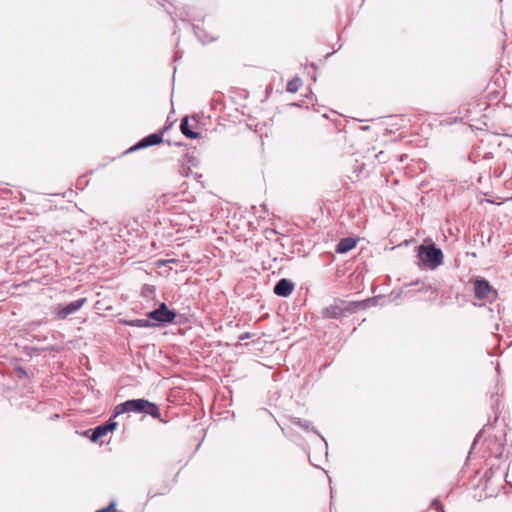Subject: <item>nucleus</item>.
Returning a JSON list of instances; mask_svg holds the SVG:
<instances>
[{
	"instance_id": "obj_1",
	"label": "nucleus",
	"mask_w": 512,
	"mask_h": 512,
	"mask_svg": "<svg viewBox=\"0 0 512 512\" xmlns=\"http://www.w3.org/2000/svg\"><path fill=\"white\" fill-rule=\"evenodd\" d=\"M418 258L424 266L436 269L443 264V252L434 243L418 246Z\"/></svg>"
},
{
	"instance_id": "obj_2",
	"label": "nucleus",
	"mask_w": 512,
	"mask_h": 512,
	"mask_svg": "<svg viewBox=\"0 0 512 512\" xmlns=\"http://www.w3.org/2000/svg\"><path fill=\"white\" fill-rule=\"evenodd\" d=\"M474 294L479 300H487L492 302L497 297V291L492 288L490 283L482 277L473 280Z\"/></svg>"
},
{
	"instance_id": "obj_3",
	"label": "nucleus",
	"mask_w": 512,
	"mask_h": 512,
	"mask_svg": "<svg viewBox=\"0 0 512 512\" xmlns=\"http://www.w3.org/2000/svg\"><path fill=\"white\" fill-rule=\"evenodd\" d=\"M147 317L161 324L172 323L176 318V312L170 310L165 303H161L157 309L148 312Z\"/></svg>"
},
{
	"instance_id": "obj_4",
	"label": "nucleus",
	"mask_w": 512,
	"mask_h": 512,
	"mask_svg": "<svg viewBox=\"0 0 512 512\" xmlns=\"http://www.w3.org/2000/svg\"><path fill=\"white\" fill-rule=\"evenodd\" d=\"M86 302H87L86 298H80V299L70 302L64 306L58 305L55 308V318L57 320L66 319L69 315L74 314L77 311H79Z\"/></svg>"
},
{
	"instance_id": "obj_5",
	"label": "nucleus",
	"mask_w": 512,
	"mask_h": 512,
	"mask_svg": "<svg viewBox=\"0 0 512 512\" xmlns=\"http://www.w3.org/2000/svg\"><path fill=\"white\" fill-rule=\"evenodd\" d=\"M145 399H132L118 404L114 408L113 417L127 412L143 413Z\"/></svg>"
},
{
	"instance_id": "obj_6",
	"label": "nucleus",
	"mask_w": 512,
	"mask_h": 512,
	"mask_svg": "<svg viewBox=\"0 0 512 512\" xmlns=\"http://www.w3.org/2000/svg\"><path fill=\"white\" fill-rule=\"evenodd\" d=\"M198 126V120L196 117H189L185 116L181 120L180 124V130L184 136H186L189 139H197L200 137V133L194 131L195 128Z\"/></svg>"
},
{
	"instance_id": "obj_7",
	"label": "nucleus",
	"mask_w": 512,
	"mask_h": 512,
	"mask_svg": "<svg viewBox=\"0 0 512 512\" xmlns=\"http://www.w3.org/2000/svg\"><path fill=\"white\" fill-rule=\"evenodd\" d=\"M350 310L344 306V302L335 303L323 309L322 316L329 319H340Z\"/></svg>"
},
{
	"instance_id": "obj_8",
	"label": "nucleus",
	"mask_w": 512,
	"mask_h": 512,
	"mask_svg": "<svg viewBox=\"0 0 512 512\" xmlns=\"http://www.w3.org/2000/svg\"><path fill=\"white\" fill-rule=\"evenodd\" d=\"M115 417H111L106 423L97 426L92 430V435L90 437L92 442H96L99 438L106 435L108 432L116 429L118 423L114 421Z\"/></svg>"
},
{
	"instance_id": "obj_9",
	"label": "nucleus",
	"mask_w": 512,
	"mask_h": 512,
	"mask_svg": "<svg viewBox=\"0 0 512 512\" xmlns=\"http://www.w3.org/2000/svg\"><path fill=\"white\" fill-rule=\"evenodd\" d=\"M162 142H164V140L162 138V134L158 133V132L153 133V134H150V135L144 137L143 139H141L136 145H134L133 147L130 148V151H136V150L143 149V148H146L149 146L158 145Z\"/></svg>"
},
{
	"instance_id": "obj_10",
	"label": "nucleus",
	"mask_w": 512,
	"mask_h": 512,
	"mask_svg": "<svg viewBox=\"0 0 512 512\" xmlns=\"http://www.w3.org/2000/svg\"><path fill=\"white\" fill-rule=\"evenodd\" d=\"M294 283L286 278H282L275 284L273 291L277 296L288 297L294 290Z\"/></svg>"
},
{
	"instance_id": "obj_11",
	"label": "nucleus",
	"mask_w": 512,
	"mask_h": 512,
	"mask_svg": "<svg viewBox=\"0 0 512 512\" xmlns=\"http://www.w3.org/2000/svg\"><path fill=\"white\" fill-rule=\"evenodd\" d=\"M357 239L353 237L342 238L336 245L335 251L338 254H345L355 248Z\"/></svg>"
},
{
	"instance_id": "obj_12",
	"label": "nucleus",
	"mask_w": 512,
	"mask_h": 512,
	"mask_svg": "<svg viewBox=\"0 0 512 512\" xmlns=\"http://www.w3.org/2000/svg\"><path fill=\"white\" fill-rule=\"evenodd\" d=\"M292 423L294 425L304 429V430L312 431L313 433L318 435L321 438V440L324 442L325 447L327 448L328 444L326 442V439L313 427V425H312V423L310 421L303 420V419L298 418V417H294L292 419Z\"/></svg>"
},
{
	"instance_id": "obj_13",
	"label": "nucleus",
	"mask_w": 512,
	"mask_h": 512,
	"mask_svg": "<svg viewBox=\"0 0 512 512\" xmlns=\"http://www.w3.org/2000/svg\"><path fill=\"white\" fill-rule=\"evenodd\" d=\"M143 413L150 415L154 418H160V415H161L159 407L155 403H152L146 399L144 400Z\"/></svg>"
},
{
	"instance_id": "obj_14",
	"label": "nucleus",
	"mask_w": 512,
	"mask_h": 512,
	"mask_svg": "<svg viewBox=\"0 0 512 512\" xmlns=\"http://www.w3.org/2000/svg\"><path fill=\"white\" fill-rule=\"evenodd\" d=\"M211 107L215 110V112H219L218 116L220 117L221 113L224 110V104L222 102V94L217 92L213 98L211 99Z\"/></svg>"
},
{
	"instance_id": "obj_15",
	"label": "nucleus",
	"mask_w": 512,
	"mask_h": 512,
	"mask_svg": "<svg viewBox=\"0 0 512 512\" xmlns=\"http://www.w3.org/2000/svg\"><path fill=\"white\" fill-rule=\"evenodd\" d=\"M123 323L127 326L140 327V328H146V327L153 326V324L148 319L125 320Z\"/></svg>"
},
{
	"instance_id": "obj_16",
	"label": "nucleus",
	"mask_w": 512,
	"mask_h": 512,
	"mask_svg": "<svg viewBox=\"0 0 512 512\" xmlns=\"http://www.w3.org/2000/svg\"><path fill=\"white\" fill-rule=\"evenodd\" d=\"M302 85V80L299 77H295L290 80L286 85V90L291 93H295L299 90Z\"/></svg>"
},
{
	"instance_id": "obj_17",
	"label": "nucleus",
	"mask_w": 512,
	"mask_h": 512,
	"mask_svg": "<svg viewBox=\"0 0 512 512\" xmlns=\"http://www.w3.org/2000/svg\"><path fill=\"white\" fill-rule=\"evenodd\" d=\"M248 338H250V334L248 332L241 333L237 336H234L233 338L230 337V341L226 342V346H230V345L239 346V345H241L240 341H243Z\"/></svg>"
},
{
	"instance_id": "obj_18",
	"label": "nucleus",
	"mask_w": 512,
	"mask_h": 512,
	"mask_svg": "<svg viewBox=\"0 0 512 512\" xmlns=\"http://www.w3.org/2000/svg\"><path fill=\"white\" fill-rule=\"evenodd\" d=\"M15 372L19 378L27 377V372L23 367H16Z\"/></svg>"
},
{
	"instance_id": "obj_19",
	"label": "nucleus",
	"mask_w": 512,
	"mask_h": 512,
	"mask_svg": "<svg viewBox=\"0 0 512 512\" xmlns=\"http://www.w3.org/2000/svg\"><path fill=\"white\" fill-rule=\"evenodd\" d=\"M431 505H432L435 509H437V510H441V512H444V510H443V506H442V504L440 503V501H439L438 499H434V500L432 501V504H431Z\"/></svg>"
},
{
	"instance_id": "obj_20",
	"label": "nucleus",
	"mask_w": 512,
	"mask_h": 512,
	"mask_svg": "<svg viewBox=\"0 0 512 512\" xmlns=\"http://www.w3.org/2000/svg\"><path fill=\"white\" fill-rule=\"evenodd\" d=\"M114 508H115V502H114V501H112V502L108 505V507L103 508V509H100V510H98L97 512H108V511L114 510Z\"/></svg>"
},
{
	"instance_id": "obj_21",
	"label": "nucleus",
	"mask_w": 512,
	"mask_h": 512,
	"mask_svg": "<svg viewBox=\"0 0 512 512\" xmlns=\"http://www.w3.org/2000/svg\"><path fill=\"white\" fill-rule=\"evenodd\" d=\"M239 327V323L233 324V322H230L226 325V330L232 331L235 328Z\"/></svg>"
},
{
	"instance_id": "obj_22",
	"label": "nucleus",
	"mask_w": 512,
	"mask_h": 512,
	"mask_svg": "<svg viewBox=\"0 0 512 512\" xmlns=\"http://www.w3.org/2000/svg\"><path fill=\"white\" fill-rule=\"evenodd\" d=\"M170 127H171V124H169V125H165L162 129H160V130L158 131V133H161V134H162V136H163V135H164V133L170 129Z\"/></svg>"
},
{
	"instance_id": "obj_23",
	"label": "nucleus",
	"mask_w": 512,
	"mask_h": 512,
	"mask_svg": "<svg viewBox=\"0 0 512 512\" xmlns=\"http://www.w3.org/2000/svg\"><path fill=\"white\" fill-rule=\"evenodd\" d=\"M502 449H503L502 445H501V444H499V446H498V450H499V452L497 451V452L495 453V456H496V457H501V455H502Z\"/></svg>"
},
{
	"instance_id": "obj_24",
	"label": "nucleus",
	"mask_w": 512,
	"mask_h": 512,
	"mask_svg": "<svg viewBox=\"0 0 512 512\" xmlns=\"http://www.w3.org/2000/svg\"><path fill=\"white\" fill-rule=\"evenodd\" d=\"M481 434H482V430L479 431V433L476 435V437H475V439L473 441V444H472V448L475 446V444L478 441V439L480 438Z\"/></svg>"
},
{
	"instance_id": "obj_25",
	"label": "nucleus",
	"mask_w": 512,
	"mask_h": 512,
	"mask_svg": "<svg viewBox=\"0 0 512 512\" xmlns=\"http://www.w3.org/2000/svg\"><path fill=\"white\" fill-rule=\"evenodd\" d=\"M231 224H230V221H227L226 222V230H225V233H229V230L233 231V228L230 227Z\"/></svg>"
},
{
	"instance_id": "obj_26",
	"label": "nucleus",
	"mask_w": 512,
	"mask_h": 512,
	"mask_svg": "<svg viewBox=\"0 0 512 512\" xmlns=\"http://www.w3.org/2000/svg\"><path fill=\"white\" fill-rule=\"evenodd\" d=\"M199 28H196L195 30V34H197V36L204 42V40L201 38L200 34H199V31H198Z\"/></svg>"
},
{
	"instance_id": "obj_27",
	"label": "nucleus",
	"mask_w": 512,
	"mask_h": 512,
	"mask_svg": "<svg viewBox=\"0 0 512 512\" xmlns=\"http://www.w3.org/2000/svg\"><path fill=\"white\" fill-rule=\"evenodd\" d=\"M155 495H156V494L152 493L151 491H149V492H148V496H149L150 498H153Z\"/></svg>"
},
{
	"instance_id": "obj_28",
	"label": "nucleus",
	"mask_w": 512,
	"mask_h": 512,
	"mask_svg": "<svg viewBox=\"0 0 512 512\" xmlns=\"http://www.w3.org/2000/svg\"><path fill=\"white\" fill-rule=\"evenodd\" d=\"M510 469H511V468L509 467V468H508L507 473L505 474V477H506V478H508V477H509Z\"/></svg>"
},
{
	"instance_id": "obj_29",
	"label": "nucleus",
	"mask_w": 512,
	"mask_h": 512,
	"mask_svg": "<svg viewBox=\"0 0 512 512\" xmlns=\"http://www.w3.org/2000/svg\"><path fill=\"white\" fill-rule=\"evenodd\" d=\"M166 143H167L168 145H171V144H172V143H171V141H169V140H167V141H166Z\"/></svg>"
}]
</instances>
